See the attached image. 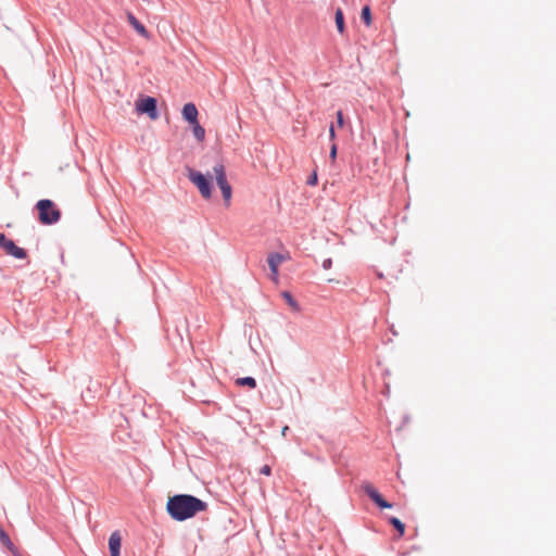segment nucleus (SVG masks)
Segmentation results:
<instances>
[{
  "label": "nucleus",
  "instance_id": "f257e3e1",
  "mask_svg": "<svg viewBox=\"0 0 556 556\" xmlns=\"http://www.w3.org/2000/svg\"><path fill=\"white\" fill-rule=\"evenodd\" d=\"M215 178L218 188L222 191L224 203L226 207L230 206L232 188L227 179L226 167L222 162H217L213 166L212 175H204L203 173L194 169H188L189 180L198 188L203 199H211L212 197V185L210 178Z\"/></svg>",
  "mask_w": 556,
  "mask_h": 556
},
{
  "label": "nucleus",
  "instance_id": "f03ea898",
  "mask_svg": "<svg viewBox=\"0 0 556 556\" xmlns=\"http://www.w3.org/2000/svg\"><path fill=\"white\" fill-rule=\"evenodd\" d=\"M206 509L207 503L189 494L174 495L168 498L166 504L168 515L177 521L192 518L198 513L205 511Z\"/></svg>",
  "mask_w": 556,
  "mask_h": 556
},
{
  "label": "nucleus",
  "instance_id": "7ed1b4c3",
  "mask_svg": "<svg viewBox=\"0 0 556 556\" xmlns=\"http://www.w3.org/2000/svg\"><path fill=\"white\" fill-rule=\"evenodd\" d=\"M36 208L39 214V222L42 225L55 224L61 218V211L51 200H39L36 204Z\"/></svg>",
  "mask_w": 556,
  "mask_h": 556
},
{
  "label": "nucleus",
  "instance_id": "20e7f679",
  "mask_svg": "<svg viewBox=\"0 0 556 556\" xmlns=\"http://www.w3.org/2000/svg\"><path fill=\"white\" fill-rule=\"evenodd\" d=\"M156 99L152 97H143L136 101V111L138 114H147L150 119L155 121L159 118L156 110Z\"/></svg>",
  "mask_w": 556,
  "mask_h": 556
},
{
  "label": "nucleus",
  "instance_id": "39448f33",
  "mask_svg": "<svg viewBox=\"0 0 556 556\" xmlns=\"http://www.w3.org/2000/svg\"><path fill=\"white\" fill-rule=\"evenodd\" d=\"M290 258L289 254L281 253H269L267 256V263L270 269V279L274 283H279V266Z\"/></svg>",
  "mask_w": 556,
  "mask_h": 556
},
{
  "label": "nucleus",
  "instance_id": "423d86ee",
  "mask_svg": "<svg viewBox=\"0 0 556 556\" xmlns=\"http://www.w3.org/2000/svg\"><path fill=\"white\" fill-rule=\"evenodd\" d=\"M0 247L5 251L7 254L12 255L15 258H25L26 251L17 247L11 239H8L3 233H0Z\"/></svg>",
  "mask_w": 556,
  "mask_h": 556
},
{
  "label": "nucleus",
  "instance_id": "0eeeda50",
  "mask_svg": "<svg viewBox=\"0 0 556 556\" xmlns=\"http://www.w3.org/2000/svg\"><path fill=\"white\" fill-rule=\"evenodd\" d=\"M365 493L380 507V508H391L392 504L387 502L381 494L376 490V488L370 483H365L363 485Z\"/></svg>",
  "mask_w": 556,
  "mask_h": 556
},
{
  "label": "nucleus",
  "instance_id": "6e6552de",
  "mask_svg": "<svg viewBox=\"0 0 556 556\" xmlns=\"http://www.w3.org/2000/svg\"><path fill=\"white\" fill-rule=\"evenodd\" d=\"M122 546V535L119 531H114L109 538V549L111 556H119Z\"/></svg>",
  "mask_w": 556,
  "mask_h": 556
},
{
  "label": "nucleus",
  "instance_id": "1a4fd4ad",
  "mask_svg": "<svg viewBox=\"0 0 556 556\" xmlns=\"http://www.w3.org/2000/svg\"><path fill=\"white\" fill-rule=\"evenodd\" d=\"M182 117L189 123V124H195L198 122V109L193 103H186L182 108Z\"/></svg>",
  "mask_w": 556,
  "mask_h": 556
},
{
  "label": "nucleus",
  "instance_id": "9d476101",
  "mask_svg": "<svg viewBox=\"0 0 556 556\" xmlns=\"http://www.w3.org/2000/svg\"><path fill=\"white\" fill-rule=\"evenodd\" d=\"M127 21L140 36L144 38L150 37L147 28L136 18L131 12L127 13Z\"/></svg>",
  "mask_w": 556,
  "mask_h": 556
},
{
  "label": "nucleus",
  "instance_id": "9b49d317",
  "mask_svg": "<svg viewBox=\"0 0 556 556\" xmlns=\"http://www.w3.org/2000/svg\"><path fill=\"white\" fill-rule=\"evenodd\" d=\"M281 296L285 299V301L291 307L292 311L300 312L299 303L293 299V296L291 295V293L289 291H283L281 293Z\"/></svg>",
  "mask_w": 556,
  "mask_h": 556
},
{
  "label": "nucleus",
  "instance_id": "f8f14e48",
  "mask_svg": "<svg viewBox=\"0 0 556 556\" xmlns=\"http://www.w3.org/2000/svg\"><path fill=\"white\" fill-rule=\"evenodd\" d=\"M334 21H336V25H337V29L340 34H343L344 33V29H345V26H344V16H343V12L342 10L339 8L337 9L336 11V14H334Z\"/></svg>",
  "mask_w": 556,
  "mask_h": 556
},
{
  "label": "nucleus",
  "instance_id": "ddd939ff",
  "mask_svg": "<svg viewBox=\"0 0 556 556\" xmlns=\"http://www.w3.org/2000/svg\"><path fill=\"white\" fill-rule=\"evenodd\" d=\"M190 125L192 126L193 136L198 141L202 142L205 138V129L199 124V121Z\"/></svg>",
  "mask_w": 556,
  "mask_h": 556
},
{
  "label": "nucleus",
  "instance_id": "4468645a",
  "mask_svg": "<svg viewBox=\"0 0 556 556\" xmlns=\"http://www.w3.org/2000/svg\"><path fill=\"white\" fill-rule=\"evenodd\" d=\"M236 384L254 389L256 387V380L252 377L238 378L236 380Z\"/></svg>",
  "mask_w": 556,
  "mask_h": 556
},
{
  "label": "nucleus",
  "instance_id": "2eb2a0df",
  "mask_svg": "<svg viewBox=\"0 0 556 556\" xmlns=\"http://www.w3.org/2000/svg\"><path fill=\"white\" fill-rule=\"evenodd\" d=\"M0 542L10 551L14 549V544L12 543L8 533L0 527Z\"/></svg>",
  "mask_w": 556,
  "mask_h": 556
},
{
  "label": "nucleus",
  "instance_id": "dca6fc26",
  "mask_svg": "<svg viewBox=\"0 0 556 556\" xmlns=\"http://www.w3.org/2000/svg\"><path fill=\"white\" fill-rule=\"evenodd\" d=\"M361 17H362V20L364 21V23H365L367 26H370V25H371V11H370V8H369L368 5H365V7L362 9Z\"/></svg>",
  "mask_w": 556,
  "mask_h": 556
},
{
  "label": "nucleus",
  "instance_id": "f3484780",
  "mask_svg": "<svg viewBox=\"0 0 556 556\" xmlns=\"http://www.w3.org/2000/svg\"><path fill=\"white\" fill-rule=\"evenodd\" d=\"M390 522H391V525H393V526H394V528L399 531L400 536H403V535H404V532H405V526H404V523H403L400 519H397V518H395V517L390 518Z\"/></svg>",
  "mask_w": 556,
  "mask_h": 556
},
{
  "label": "nucleus",
  "instance_id": "a211bd4d",
  "mask_svg": "<svg viewBox=\"0 0 556 556\" xmlns=\"http://www.w3.org/2000/svg\"><path fill=\"white\" fill-rule=\"evenodd\" d=\"M317 181H318V179H317V174H316V172H314V173L311 175V177L308 178L307 184H308V185H311V186H316V185H317Z\"/></svg>",
  "mask_w": 556,
  "mask_h": 556
},
{
  "label": "nucleus",
  "instance_id": "6ab92c4d",
  "mask_svg": "<svg viewBox=\"0 0 556 556\" xmlns=\"http://www.w3.org/2000/svg\"><path fill=\"white\" fill-rule=\"evenodd\" d=\"M260 472L262 475H265V476H270L271 473V468L269 465H264L261 469H260Z\"/></svg>",
  "mask_w": 556,
  "mask_h": 556
},
{
  "label": "nucleus",
  "instance_id": "aec40b11",
  "mask_svg": "<svg viewBox=\"0 0 556 556\" xmlns=\"http://www.w3.org/2000/svg\"><path fill=\"white\" fill-rule=\"evenodd\" d=\"M321 266L324 269H330L332 266V260L331 258L324 260Z\"/></svg>",
  "mask_w": 556,
  "mask_h": 556
},
{
  "label": "nucleus",
  "instance_id": "412c9836",
  "mask_svg": "<svg viewBox=\"0 0 556 556\" xmlns=\"http://www.w3.org/2000/svg\"><path fill=\"white\" fill-rule=\"evenodd\" d=\"M337 123L340 127L343 126V113L342 111L337 112Z\"/></svg>",
  "mask_w": 556,
  "mask_h": 556
},
{
  "label": "nucleus",
  "instance_id": "4be33fe9",
  "mask_svg": "<svg viewBox=\"0 0 556 556\" xmlns=\"http://www.w3.org/2000/svg\"><path fill=\"white\" fill-rule=\"evenodd\" d=\"M336 156H337V146L333 144L330 150V157H331V160H336Z\"/></svg>",
  "mask_w": 556,
  "mask_h": 556
},
{
  "label": "nucleus",
  "instance_id": "5701e85b",
  "mask_svg": "<svg viewBox=\"0 0 556 556\" xmlns=\"http://www.w3.org/2000/svg\"><path fill=\"white\" fill-rule=\"evenodd\" d=\"M329 136H330L331 139H333L334 136H336L333 125L330 126Z\"/></svg>",
  "mask_w": 556,
  "mask_h": 556
},
{
  "label": "nucleus",
  "instance_id": "b1692460",
  "mask_svg": "<svg viewBox=\"0 0 556 556\" xmlns=\"http://www.w3.org/2000/svg\"><path fill=\"white\" fill-rule=\"evenodd\" d=\"M288 430H289L288 426L283 427L282 431H281L282 435H286Z\"/></svg>",
  "mask_w": 556,
  "mask_h": 556
}]
</instances>
